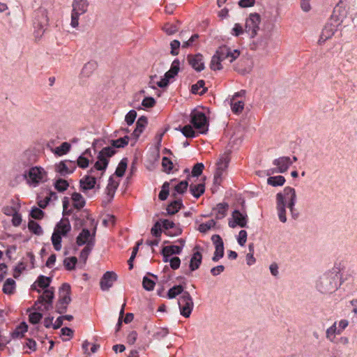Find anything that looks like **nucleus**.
Masks as SVG:
<instances>
[{
	"mask_svg": "<svg viewBox=\"0 0 357 357\" xmlns=\"http://www.w3.org/2000/svg\"><path fill=\"white\" fill-rule=\"evenodd\" d=\"M229 205L227 203H220L217 204L216 207L213 208V211H216L215 218L218 220L222 219L227 215Z\"/></svg>",
	"mask_w": 357,
	"mask_h": 357,
	"instance_id": "c85d7f7f",
	"label": "nucleus"
},
{
	"mask_svg": "<svg viewBox=\"0 0 357 357\" xmlns=\"http://www.w3.org/2000/svg\"><path fill=\"white\" fill-rule=\"evenodd\" d=\"M229 159L227 156H222L217 163V168L214 174L216 178H222L223 172L227 168Z\"/></svg>",
	"mask_w": 357,
	"mask_h": 357,
	"instance_id": "5701e85b",
	"label": "nucleus"
},
{
	"mask_svg": "<svg viewBox=\"0 0 357 357\" xmlns=\"http://www.w3.org/2000/svg\"><path fill=\"white\" fill-rule=\"evenodd\" d=\"M118 186L119 183L115 181L112 177H110L106 188L107 195L110 197L109 201H111L113 199Z\"/></svg>",
	"mask_w": 357,
	"mask_h": 357,
	"instance_id": "2f4dec72",
	"label": "nucleus"
},
{
	"mask_svg": "<svg viewBox=\"0 0 357 357\" xmlns=\"http://www.w3.org/2000/svg\"><path fill=\"white\" fill-rule=\"evenodd\" d=\"M181 46V43L178 40H174L170 43L171 47V54L173 56H176L178 54V49Z\"/></svg>",
	"mask_w": 357,
	"mask_h": 357,
	"instance_id": "0e129e2a",
	"label": "nucleus"
},
{
	"mask_svg": "<svg viewBox=\"0 0 357 357\" xmlns=\"http://www.w3.org/2000/svg\"><path fill=\"white\" fill-rule=\"evenodd\" d=\"M20 208V206L18 205V206H4L2 208V212L6 215H13V214H15L16 212H18L19 211V209Z\"/></svg>",
	"mask_w": 357,
	"mask_h": 357,
	"instance_id": "bf43d9fd",
	"label": "nucleus"
},
{
	"mask_svg": "<svg viewBox=\"0 0 357 357\" xmlns=\"http://www.w3.org/2000/svg\"><path fill=\"white\" fill-rule=\"evenodd\" d=\"M183 206L181 199H175L167 206V212L169 215H174Z\"/></svg>",
	"mask_w": 357,
	"mask_h": 357,
	"instance_id": "bb28decb",
	"label": "nucleus"
},
{
	"mask_svg": "<svg viewBox=\"0 0 357 357\" xmlns=\"http://www.w3.org/2000/svg\"><path fill=\"white\" fill-rule=\"evenodd\" d=\"M211 241L215 245V250L214 252L212 260L214 262L218 261L224 256V243L222 238L218 234H214L211 237Z\"/></svg>",
	"mask_w": 357,
	"mask_h": 357,
	"instance_id": "ddd939ff",
	"label": "nucleus"
},
{
	"mask_svg": "<svg viewBox=\"0 0 357 357\" xmlns=\"http://www.w3.org/2000/svg\"><path fill=\"white\" fill-rule=\"evenodd\" d=\"M185 291L183 290V287L182 285H175L170 288L167 292V298L169 299H172L176 298L177 296L180 294H183Z\"/></svg>",
	"mask_w": 357,
	"mask_h": 357,
	"instance_id": "e433bc0d",
	"label": "nucleus"
},
{
	"mask_svg": "<svg viewBox=\"0 0 357 357\" xmlns=\"http://www.w3.org/2000/svg\"><path fill=\"white\" fill-rule=\"evenodd\" d=\"M260 22L261 17L256 13H250L249 17L246 19L245 31L251 38H254L257 35Z\"/></svg>",
	"mask_w": 357,
	"mask_h": 357,
	"instance_id": "0eeeda50",
	"label": "nucleus"
},
{
	"mask_svg": "<svg viewBox=\"0 0 357 357\" xmlns=\"http://www.w3.org/2000/svg\"><path fill=\"white\" fill-rule=\"evenodd\" d=\"M188 61L189 64L197 72H201L204 69V63L203 61V56L200 54L195 55L189 54L188 56Z\"/></svg>",
	"mask_w": 357,
	"mask_h": 357,
	"instance_id": "f3484780",
	"label": "nucleus"
},
{
	"mask_svg": "<svg viewBox=\"0 0 357 357\" xmlns=\"http://www.w3.org/2000/svg\"><path fill=\"white\" fill-rule=\"evenodd\" d=\"M233 221H229V226L235 228L237 225L241 227H247V215H243L238 210H234L232 213Z\"/></svg>",
	"mask_w": 357,
	"mask_h": 357,
	"instance_id": "2eb2a0df",
	"label": "nucleus"
},
{
	"mask_svg": "<svg viewBox=\"0 0 357 357\" xmlns=\"http://www.w3.org/2000/svg\"><path fill=\"white\" fill-rule=\"evenodd\" d=\"M183 135L186 137H194L195 132L190 125H186L181 129Z\"/></svg>",
	"mask_w": 357,
	"mask_h": 357,
	"instance_id": "052dcab7",
	"label": "nucleus"
},
{
	"mask_svg": "<svg viewBox=\"0 0 357 357\" xmlns=\"http://www.w3.org/2000/svg\"><path fill=\"white\" fill-rule=\"evenodd\" d=\"M151 234L155 237H160L162 234L161 225L159 222H156L151 230Z\"/></svg>",
	"mask_w": 357,
	"mask_h": 357,
	"instance_id": "69168bd1",
	"label": "nucleus"
},
{
	"mask_svg": "<svg viewBox=\"0 0 357 357\" xmlns=\"http://www.w3.org/2000/svg\"><path fill=\"white\" fill-rule=\"evenodd\" d=\"M285 182V178L283 176H270L267 179V183L272 186H282Z\"/></svg>",
	"mask_w": 357,
	"mask_h": 357,
	"instance_id": "4c0bfd02",
	"label": "nucleus"
},
{
	"mask_svg": "<svg viewBox=\"0 0 357 357\" xmlns=\"http://www.w3.org/2000/svg\"><path fill=\"white\" fill-rule=\"evenodd\" d=\"M77 262V259L76 257H70L66 258L63 260V265L67 270L71 271V270L75 269Z\"/></svg>",
	"mask_w": 357,
	"mask_h": 357,
	"instance_id": "de8ad7c7",
	"label": "nucleus"
},
{
	"mask_svg": "<svg viewBox=\"0 0 357 357\" xmlns=\"http://www.w3.org/2000/svg\"><path fill=\"white\" fill-rule=\"evenodd\" d=\"M129 137L125 136L115 140H111L112 146L104 147L98 153V160L96 162L94 167L97 170H105L108 165L107 158L113 156L116 153L114 148H123L128 145Z\"/></svg>",
	"mask_w": 357,
	"mask_h": 357,
	"instance_id": "7ed1b4c3",
	"label": "nucleus"
},
{
	"mask_svg": "<svg viewBox=\"0 0 357 357\" xmlns=\"http://www.w3.org/2000/svg\"><path fill=\"white\" fill-rule=\"evenodd\" d=\"M117 280V275L113 271H107L100 279V285L102 291H107Z\"/></svg>",
	"mask_w": 357,
	"mask_h": 357,
	"instance_id": "4468645a",
	"label": "nucleus"
},
{
	"mask_svg": "<svg viewBox=\"0 0 357 357\" xmlns=\"http://www.w3.org/2000/svg\"><path fill=\"white\" fill-rule=\"evenodd\" d=\"M142 106L146 108L153 107L155 105V100L152 97H146L142 102Z\"/></svg>",
	"mask_w": 357,
	"mask_h": 357,
	"instance_id": "774afa93",
	"label": "nucleus"
},
{
	"mask_svg": "<svg viewBox=\"0 0 357 357\" xmlns=\"http://www.w3.org/2000/svg\"><path fill=\"white\" fill-rule=\"evenodd\" d=\"M341 275L335 268L324 273L317 282V289L321 294H332L341 285Z\"/></svg>",
	"mask_w": 357,
	"mask_h": 357,
	"instance_id": "f03ea898",
	"label": "nucleus"
},
{
	"mask_svg": "<svg viewBox=\"0 0 357 357\" xmlns=\"http://www.w3.org/2000/svg\"><path fill=\"white\" fill-rule=\"evenodd\" d=\"M143 287L147 291H151L154 289L155 282L147 277H144L142 281Z\"/></svg>",
	"mask_w": 357,
	"mask_h": 357,
	"instance_id": "e2e57ef3",
	"label": "nucleus"
},
{
	"mask_svg": "<svg viewBox=\"0 0 357 357\" xmlns=\"http://www.w3.org/2000/svg\"><path fill=\"white\" fill-rule=\"evenodd\" d=\"M215 54L222 61L228 60L229 63H232L239 56L240 52L237 50H231L229 47L224 45L218 47Z\"/></svg>",
	"mask_w": 357,
	"mask_h": 357,
	"instance_id": "1a4fd4ad",
	"label": "nucleus"
},
{
	"mask_svg": "<svg viewBox=\"0 0 357 357\" xmlns=\"http://www.w3.org/2000/svg\"><path fill=\"white\" fill-rule=\"evenodd\" d=\"M234 100H231V107L232 112L236 114H238L242 112L243 108H244V102L243 101H237L234 102Z\"/></svg>",
	"mask_w": 357,
	"mask_h": 357,
	"instance_id": "603ef678",
	"label": "nucleus"
},
{
	"mask_svg": "<svg viewBox=\"0 0 357 357\" xmlns=\"http://www.w3.org/2000/svg\"><path fill=\"white\" fill-rule=\"evenodd\" d=\"M69 186V183L66 180L59 178L54 183V188L59 192H64Z\"/></svg>",
	"mask_w": 357,
	"mask_h": 357,
	"instance_id": "09e8293b",
	"label": "nucleus"
},
{
	"mask_svg": "<svg viewBox=\"0 0 357 357\" xmlns=\"http://www.w3.org/2000/svg\"><path fill=\"white\" fill-rule=\"evenodd\" d=\"M277 211L279 220L284 223L287 222L286 207L289 209L291 217L296 220L298 217V212L295 209L296 202V193L294 188L285 187L282 192L276 195Z\"/></svg>",
	"mask_w": 357,
	"mask_h": 357,
	"instance_id": "f257e3e1",
	"label": "nucleus"
},
{
	"mask_svg": "<svg viewBox=\"0 0 357 357\" xmlns=\"http://www.w3.org/2000/svg\"><path fill=\"white\" fill-rule=\"evenodd\" d=\"M202 255L200 252L197 251L194 252L192 255L190 261V271H194L199 268V266L202 264Z\"/></svg>",
	"mask_w": 357,
	"mask_h": 357,
	"instance_id": "a878e982",
	"label": "nucleus"
},
{
	"mask_svg": "<svg viewBox=\"0 0 357 357\" xmlns=\"http://www.w3.org/2000/svg\"><path fill=\"white\" fill-rule=\"evenodd\" d=\"M43 318V314L40 312H34L29 314V320L32 324H36L40 322Z\"/></svg>",
	"mask_w": 357,
	"mask_h": 357,
	"instance_id": "4d7b16f0",
	"label": "nucleus"
},
{
	"mask_svg": "<svg viewBox=\"0 0 357 357\" xmlns=\"http://www.w3.org/2000/svg\"><path fill=\"white\" fill-rule=\"evenodd\" d=\"M61 234L54 231L52 236V242L54 249L59 251L61 249Z\"/></svg>",
	"mask_w": 357,
	"mask_h": 357,
	"instance_id": "37998d69",
	"label": "nucleus"
},
{
	"mask_svg": "<svg viewBox=\"0 0 357 357\" xmlns=\"http://www.w3.org/2000/svg\"><path fill=\"white\" fill-rule=\"evenodd\" d=\"M71 199L73 202V206L77 210H80L86 204V202L83 196L78 192H73L71 195Z\"/></svg>",
	"mask_w": 357,
	"mask_h": 357,
	"instance_id": "cd10ccee",
	"label": "nucleus"
},
{
	"mask_svg": "<svg viewBox=\"0 0 357 357\" xmlns=\"http://www.w3.org/2000/svg\"><path fill=\"white\" fill-rule=\"evenodd\" d=\"M60 305L67 306L71 302L70 298V286L68 283H63L59 289V300Z\"/></svg>",
	"mask_w": 357,
	"mask_h": 357,
	"instance_id": "dca6fc26",
	"label": "nucleus"
},
{
	"mask_svg": "<svg viewBox=\"0 0 357 357\" xmlns=\"http://www.w3.org/2000/svg\"><path fill=\"white\" fill-rule=\"evenodd\" d=\"M15 281L12 278L7 279L3 286V292L6 294H13L15 289Z\"/></svg>",
	"mask_w": 357,
	"mask_h": 357,
	"instance_id": "c9c22d12",
	"label": "nucleus"
},
{
	"mask_svg": "<svg viewBox=\"0 0 357 357\" xmlns=\"http://www.w3.org/2000/svg\"><path fill=\"white\" fill-rule=\"evenodd\" d=\"M190 191L193 197L199 198L205 192V185L204 183L197 185L191 184L190 185Z\"/></svg>",
	"mask_w": 357,
	"mask_h": 357,
	"instance_id": "c756f323",
	"label": "nucleus"
},
{
	"mask_svg": "<svg viewBox=\"0 0 357 357\" xmlns=\"http://www.w3.org/2000/svg\"><path fill=\"white\" fill-rule=\"evenodd\" d=\"M336 31L335 26L332 24H326L320 36L318 43L321 44L324 43L326 40L331 38Z\"/></svg>",
	"mask_w": 357,
	"mask_h": 357,
	"instance_id": "a211bd4d",
	"label": "nucleus"
},
{
	"mask_svg": "<svg viewBox=\"0 0 357 357\" xmlns=\"http://www.w3.org/2000/svg\"><path fill=\"white\" fill-rule=\"evenodd\" d=\"M51 281V278L46 277L44 275H40L38 278L36 282L40 288L45 289L49 287Z\"/></svg>",
	"mask_w": 357,
	"mask_h": 357,
	"instance_id": "8fccbe9b",
	"label": "nucleus"
},
{
	"mask_svg": "<svg viewBox=\"0 0 357 357\" xmlns=\"http://www.w3.org/2000/svg\"><path fill=\"white\" fill-rule=\"evenodd\" d=\"M98 67V63L95 61H90L84 64L81 71V76L82 77H90Z\"/></svg>",
	"mask_w": 357,
	"mask_h": 357,
	"instance_id": "4be33fe9",
	"label": "nucleus"
},
{
	"mask_svg": "<svg viewBox=\"0 0 357 357\" xmlns=\"http://www.w3.org/2000/svg\"><path fill=\"white\" fill-rule=\"evenodd\" d=\"M204 168V164L202 162H198L194 165L192 169V176L194 177L199 176L203 172Z\"/></svg>",
	"mask_w": 357,
	"mask_h": 357,
	"instance_id": "6e6d98bb",
	"label": "nucleus"
},
{
	"mask_svg": "<svg viewBox=\"0 0 357 357\" xmlns=\"http://www.w3.org/2000/svg\"><path fill=\"white\" fill-rule=\"evenodd\" d=\"M182 251V247L178 245L165 246L162 248V252L169 254L170 256L174 254H180Z\"/></svg>",
	"mask_w": 357,
	"mask_h": 357,
	"instance_id": "49530a36",
	"label": "nucleus"
},
{
	"mask_svg": "<svg viewBox=\"0 0 357 357\" xmlns=\"http://www.w3.org/2000/svg\"><path fill=\"white\" fill-rule=\"evenodd\" d=\"M96 183V178L90 176H85L79 181L80 188L83 192L93 189Z\"/></svg>",
	"mask_w": 357,
	"mask_h": 357,
	"instance_id": "aec40b11",
	"label": "nucleus"
},
{
	"mask_svg": "<svg viewBox=\"0 0 357 357\" xmlns=\"http://www.w3.org/2000/svg\"><path fill=\"white\" fill-rule=\"evenodd\" d=\"M222 61L215 54L211 59L210 68L213 70H220L222 68Z\"/></svg>",
	"mask_w": 357,
	"mask_h": 357,
	"instance_id": "a18cd8bd",
	"label": "nucleus"
},
{
	"mask_svg": "<svg viewBox=\"0 0 357 357\" xmlns=\"http://www.w3.org/2000/svg\"><path fill=\"white\" fill-rule=\"evenodd\" d=\"M28 229L36 235L40 236L43 234V229L34 220L29 221Z\"/></svg>",
	"mask_w": 357,
	"mask_h": 357,
	"instance_id": "79ce46f5",
	"label": "nucleus"
},
{
	"mask_svg": "<svg viewBox=\"0 0 357 357\" xmlns=\"http://www.w3.org/2000/svg\"><path fill=\"white\" fill-rule=\"evenodd\" d=\"M162 166L163 171L167 174H169L171 170L173 169V162L167 157H163L162 160Z\"/></svg>",
	"mask_w": 357,
	"mask_h": 357,
	"instance_id": "5fc2aeb1",
	"label": "nucleus"
},
{
	"mask_svg": "<svg viewBox=\"0 0 357 357\" xmlns=\"http://www.w3.org/2000/svg\"><path fill=\"white\" fill-rule=\"evenodd\" d=\"M70 144L68 142H63L55 149V153L59 156L66 154L70 149Z\"/></svg>",
	"mask_w": 357,
	"mask_h": 357,
	"instance_id": "c03bdc74",
	"label": "nucleus"
},
{
	"mask_svg": "<svg viewBox=\"0 0 357 357\" xmlns=\"http://www.w3.org/2000/svg\"><path fill=\"white\" fill-rule=\"evenodd\" d=\"M340 331L337 327V322H334L333 324L328 328L326 331V337L331 342H334L335 335H340Z\"/></svg>",
	"mask_w": 357,
	"mask_h": 357,
	"instance_id": "72a5a7b5",
	"label": "nucleus"
},
{
	"mask_svg": "<svg viewBox=\"0 0 357 357\" xmlns=\"http://www.w3.org/2000/svg\"><path fill=\"white\" fill-rule=\"evenodd\" d=\"M169 183L167 182V181L165 182L162 184V189L158 195V197L160 200L164 201V200L167 199V198L169 194Z\"/></svg>",
	"mask_w": 357,
	"mask_h": 357,
	"instance_id": "3c124183",
	"label": "nucleus"
},
{
	"mask_svg": "<svg viewBox=\"0 0 357 357\" xmlns=\"http://www.w3.org/2000/svg\"><path fill=\"white\" fill-rule=\"evenodd\" d=\"M58 233L63 236H66L71 229V226L68 219H63L57 225Z\"/></svg>",
	"mask_w": 357,
	"mask_h": 357,
	"instance_id": "7c9ffc66",
	"label": "nucleus"
},
{
	"mask_svg": "<svg viewBox=\"0 0 357 357\" xmlns=\"http://www.w3.org/2000/svg\"><path fill=\"white\" fill-rule=\"evenodd\" d=\"M215 225V222L214 220H209L208 221L202 223L199 226V231L202 233H206L210 229L213 227Z\"/></svg>",
	"mask_w": 357,
	"mask_h": 357,
	"instance_id": "864d4df0",
	"label": "nucleus"
},
{
	"mask_svg": "<svg viewBox=\"0 0 357 357\" xmlns=\"http://www.w3.org/2000/svg\"><path fill=\"white\" fill-rule=\"evenodd\" d=\"M32 218L36 220H41L44 216V212L39 208L33 207L30 213Z\"/></svg>",
	"mask_w": 357,
	"mask_h": 357,
	"instance_id": "13d9d810",
	"label": "nucleus"
},
{
	"mask_svg": "<svg viewBox=\"0 0 357 357\" xmlns=\"http://www.w3.org/2000/svg\"><path fill=\"white\" fill-rule=\"evenodd\" d=\"M56 171L59 172L61 176H66L70 174L73 172V169H70L64 161H61L56 168Z\"/></svg>",
	"mask_w": 357,
	"mask_h": 357,
	"instance_id": "a19ab883",
	"label": "nucleus"
},
{
	"mask_svg": "<svg viewBox=\"0 0 357 357\" xmlns=\"http://www.w3.org/2000/svg\"><path fill=\"white\" fill-rule=\"evenodd\" d=\"M137 117V112L134 109H131L128 112L125 117V121L128 126L132 125Z\"/></svg>",
	"mask_w": 357,
	"mask_h": 357,
	"instance_id": "680f3d73",
	"label": "nucleus"
},
{
	"mask_svg": "<svg viewBox=\"0 0 357 357\" xmlns=\"http://www.w3.org/2000/svg\"><path fill=\"white\" fill-rule=\"evenodd\" d=\"M188 187V182L187 181H180L175 187L174 192H172V197L174 199H176L177 194L183 195L186 192Z\"/></svg>",
	"mask_w": 357,
	"mask_h": 357,
	"instance_id": "473e14b6",
	"label": "nucleus"
},
{
	"mask_svg": "<svg viewBox=\"0 0 357 357\" xmlns=\"http://www.w3.org/2000/svg\"><path fill=\"white\" fill-rule=\"evenodd\" d=\"M54 297V293L53 287L45 289L43 291V294L40 295L38 300L34 303L32 308L38 311H43L42 305L46 303V301H48V303L50 304L51 301H53Z\"/></svg>",
	"mask_w": 357,
	"mask_h": 357,
	"instance_id": "f8f14e48",
	"label": "nucleus"
},
{
	"mask_svg": "<svg viewBox=\"0 0 357 357\" xmlns=\"http://www.w3.org/2000/svg\"><path fill=\"white\" fill-rule=\"evenodd\" d=\"M128 165V159L126 158H123L115 171V174L119 177H122L126 170Z\"/></svg>",
	"mask_w": 357,
	"mask_h": 357,
	"instance_id": "ea45409f",
	"label": "nucleus"
},
{
	"mask_svg": "<svg viewBox=\"0 0 357 357\" xmlns=\"http://www.w3.org/2000/svg\"><path fill=\"white\" fill-rule=\"evenodd\" d=\"M147 118L144 116H140L136 123V128L132 132V135H134L136 138H138L139 135L144 131V128L147 124Z\"/></svg>",
	"mask_w": 357,
	"mask_h": 357,
	"instance_id": "393cba45",
	"label": "nucleus"
},
{
	"mask_svg": "<svg viewBox=\"0 0 357 357\" xmlns=\"http://www.w3.org/2000/svg\"><path fill=\"white\" fill-rule=\"evenodd\" d=\"M88 6L89 2L87 0H73L72 11L82 15L86 13Z\"/></svg>",
	"mask_w": 357,
	"mask_h": 357,
	"instance_id": "412c9836",
	"label": "nucleus"
},
{
	"mask_svg": "<svg viewBox=\"0 0 357 357\" xmlns=\"http://www.w3.org/2000/svg\"><path fill=\"white\" fill-rule=\"evenodd\" d=\"M190 123L194 128L199 130L200 133H206L208 130L207 119L204 113L193 111L190 114Z\"/></svg>",
	"mask_w": 357,
	"mask_h": 357,
	"instance_id": "423d86ee",
	"label": "nucleus"
},
{
	"mask_svg": "<svg viewBox=\"0 0 357 357\" xmlns=\"http://www.w3.org/2000/svg\"><path fill=\"white\" fill-rule=\"evenodd\" d=\"M273 165L277 167L268 171V175L274 173H284L289 166L292 164V161L289 157L283 156L273 160Z\"/></svg>",
	"mask_w": 357,
	"mask_h": 357,
	"instance_id": "9b49d317",
	"label": "nucleus"
},
{
	"mask_svg": "<svg viewBox=\"0 0 357 357\" xmlns=\"http://www.w3.org/2000/svg\"><path fill=\"white\" fill-rule=\"evenodd\" d=\"M96 227L94 228V230L92 233V236L91 237V241L86 245V246L83 248L80 253V259L86 262L88 256L91 252L94 245H95V235H96Z\"/></svg>",
	"mask_w": 357,
	"mask_h": 357,
	"instance_id": "6ab92c4d",
	"label": "nucleus"
},
{
	"mask_svg": "<svg viewBox=\"0 0 357 357\" xmlns=\"http://www.w3.org/2000/svg\"><path fill=\"white\" fill-rule=\"evenodd\" d=\"M28 326L25 322L21 323L18 326L16 327L15 331L12 333L13 337H21L23 334L27 331Z\"/></svg>",
	"mask_w": 357,
	"mask_h": 357,
	"instance_id": "58836bf2",
	"label": "nucleus"
},
{
	"mask_svg": "<svg viewBox=\"0 0 357 357\" xmlns=\"http://www.w3.org/2000/svg\"><path fill=\"white\" fill-rule=\"evenodd\" d=\"M178 305L180 309V313L182 316L188 318L190 316L194 307V303L192 296L188 291H184L179 298Z\"/></svg>",
	"mask_w": 357,
	"mask_h": 357,
	"instance_id": "39448f33",
	"label": "nucleus"
},
{
	"mask_svg": "<svg viewBox=\"0 0 357 357\" xmlns=\"http://www.w3.org/2000/svg\"><path fill=\"white\" fill-rule=\"evenodd\" d=\"M205 82L202 79L199 80L195 84H193L191 87V92L194 94H204L207 88L204 87Z\"/></svg>",
	"mask_w": 357,
	"mask_h": 357,
	"instance_id": "f704fd0d",
	"label": "nucleus"
},
{
	"mask_svg": "<svg viewBox=\"0 0 357 357\" xmlns=\"http://www.w3.org/2000/svg\"><path fill=\"white\" fill-rule=\"evenodd\" d=\"M180 70V61L178 59L173 61L170 69L165 73L164 77L157 82V85L160 88H165L168 86L169 79L174 78Z\"/></svg>",
	"mask_w": 357,
	"mask_h": 357,
	"instance_id": "6e6552de",
	"label": "nucleus"
},
{
	"mask_svg": "<svg viewBox=\"0 0 357 357\" xmlns=\"http://www.w3.org/2000/svg\"><path fill=\"white\" fill-rule=\"evenodd\" d=\"M48 10L44 7H40L35 12L33 25L38 34L44 33L45 27L48 25Z\"/></svg>",
	"mask_w": 357,
	"mask_h": 357,
	"instance_id": "20e7f679",
	"label": "nucleus"
},
{
	"mask_svg": "<svg viewBox=\"0 0 357 357\" xmlns=\"http://www.w3.org/2000/svg\"><path fill=\"white\" fill-rule=\"evenodd\" d=\"M47 173L43 168L40 167H33L29 169L28 173H24L25 178L29 177L31 181L35 184H38L46 177Z\"/></svg>",
	"mask_w": 357,
	"mask_h": 357,
	"instance_id": "9d476101",
	"label": "nucleus"
},
{
	"mask_svg": "<svg viewBox=\"0 0 357 357\" xmlns=\"http://www.w3.org/2000/svg\"><path fill=\"white\" fill-rule=\"evenodd\" d=\"M91 236L92 234H91L90 231L88 229L84 228L77 237L76 243L79 246H82L85 244L87 245V243L91 241Z\"/></svg>",
	"mask_w": 357,
	"mask_h": 357,
	"instance_id": "b1692460",
	"label": "nucleus"
},
{
	"mask_svg": "<svg viewBox=\"0 0 357 357\" xmlns=\"http://www.w3.org/2000/svg\"><path fill=\"white\" fill-rule=\"evenodd\" d=\"M164 31L168 35H173L178 31V28L174 24H167L163 26Z\"/></svg>",
	"mask_w": 357,
	"mask_h": 357,
	"instance_id": "338daca9",
	"label": "nucleus"
}]
</instances>
